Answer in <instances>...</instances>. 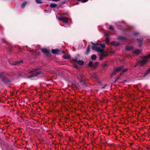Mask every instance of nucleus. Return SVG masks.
Returning a JSON list of instances; mask_svg holds the SVG:
<instances>
[{
	"instance_id": "nucleus-1",
	"label": "nucleus",
	"mask_w": 150,
	"mask_h": 150,
	"mask_svg": "<svg viewBox=\"0 0 150 150\" xmlns=\"http://www.w3.org/2000/svg\"><path fill=\"white\" fill-rule=\"evenodd\" d=\"M99 45L102 48H100L99 46H92V48L93 50H95L98 52L100 56V59L102 60L104 57H107L108 55V54L106 52L104 51L103 49L105 47V44H103Z\"/></svg>"
},
{
	"instance_id": "nucleus-2",
	"label": "nucleus",
	"mask_w": 150,
	"mask_h": 150,
	"mask_svg": "<svg viewBox=\"0 0 150 150\" xmlns=\"http://www.w3.org/2000/svg\"><path fill=\"white\" fill-rule=\"evenodd\" d=\"M30 73L32 74L30 75H28L26 76V77L33 79L32 78L37 76V75L41 73V71L40 70H36L35 69H30L27 72L24 73V76H26L28 74H29Z\"/></svg>"
},
{
	"instance_id": "nucleus-3",
	"label": "nucleus",
	"mask_w": 150,
	"mask_h": 150,
	"mask_svg": "<svg viewBox=\"0 0 150 150\" xmlns=\"http://www.w3.org/2000/svg\"><path fill=\"white\" fill-rule=\"evenodd\" d=\"M150 58V54L148 55L143 57L141 60L138 62V63L141 65L145 64L147 62L148 58Z\"/></svg>"
},
{
	"instance_id": "nucleus-4",
	"label": "nucleus",
	"mask_w": 150,
	"mask_h": 150,
	"mask_svg": "<svg viewBox=\"0 0 150 150\" xmlns=\"http://www.w3.org/2000/svg\"><path fill=\"white\" fill-rule=\"evenodd\" d=\"M127 70V69H124L123 66H120L117 68L114 69V72L115 71L118 72L119 71H122L123 72H126Z\"/></svg>"
},
{
	"instance_id": "nucleus-5",
	"label": "nucleus",
	"mask_w": 150,
	"mask_h": 150,
	"mask_svg": "<svg viewBox=\"0 0 150 150\" xmlns=\"http://www.w3.org/2000/svg\"><path fill=\"white\" fill-rule=\"evenodd\" d=\"M59 19L61 21L64 23H67L68 22V20L67 18L60 16L58 17Z\"/></svg>"
},
{
	"instance_id": "nucleus-6",
	"label": "nucleus",
	"mask_w": 150,
	"mask_h": 150,
	"mask_svg": "<svg viewBox=\"0 0 150 150\" xmlns=\"http://www.w3.org/2000/svg\"><path fill=\"white\" fill-rule=\"evenodd\" d=\"M52 53L54 54H59L61 52V51L57 49H52Z\"/></svg>"
},
{
	"instance_id": "nucleus-7",
	"label": "nucleus",
	"mask_w": 150,
	"mask_h": 150,
	"mask_svg": "<svg viewBox=\"0 0 150 150\" xmlns=\"http://www.w3.org/2000/svg\"><path fill=\"white\" fill-rule=\"evenodd\" d=\"M3 74L2 73L0 74V77H1V79L3 81L5 82H7L8 81V79L2 76Z\"/></svg>"
},
{
	"instance_id": "nucleus-8",
	"label": "nucleus",
	"mask_w": 150,
	"mask_h": 150,
	"mask_svg": "<svg viewBox=\"0 0 150 150\" xmlns=\"http://www.w3.org/2000/svg\"><path fill=\"white\" fill-rule=\"evenodd\" d=\"M41 50L42 52L46 54H49L50 52L49 51L46 49L42 48Z\"/></svg>"
},
{
	"instance_id": "nucleus-9",
	"label": "nucleus",
	"mask_w": 150,
	"mask_h": 150,
	"mask_svg": "<svg viewBox=\"0 0 150 150\" xmlns=\"http://www.w3.org/2000/svg\"><path fill=\"white\" fill-rule=\"evenodd\" d=\"M110 44L112 45H114L115 46H118L119 45V43L116 42L115 41H112L111 42Z\"/></svg>"
},
{
	"instance_id": "nucleus-10",
	"label": "nucleus",
	"mask_w": 150,
	"mask_h": 150,
	"mask_svg": "<svg viewBox=\"0 0 150 150\" xmlns=\"http://www.w3.org/2000/svg\"><path fill=\"white\" fill-rule=\"evenodd\" d=\"M23 61L22 60H21L20 61L18 62H13V63H10V64L11 65H17L18 64L20 63H21Z\"/></svg>"
},
{
	"instance_id": "nucleus-11",
	"label": "nucleus",
	"mask_w": 150,
	"mask_h": 150,
	"mask_svg": "<svg viewBox=\"0 0 150 150\" xmlns=\"http://www.w3.org/2000/svg\"><path fill=\"white\" fill-rule=\"evenodd\" d=\"M141 50L139 49L136 50L133 52V53L136 54H139Z\"/></svg>"
},
{
	"instance_id": "nucleus-12",
	"label": "nucleus",
	"mask_w": 150,
	"mask_h": 150,
	"mask_svg": "<svg viewBox=\"0 0 150 150\" xmlns=\"http://www.w3.org/2000/svg\"><path fill=\"white\" fill-rule=\"evenodd\" d=\"M132 49L133 47H132L129 46H127L125 48L126 50L128 51H130L132 50Z\"/></svg>"
},
{
	"instance_id": "nucleus-13",
	"label": "nucleus",
	"mask_w": 150,
	"mask_h": 150,
	"mask_svg": "<svg viewBox=\"0 0 150 150\" xmlns=\"http://www.w3.org/2000/svg\"><path fill=\"white\" fill-rule=\"evenodd\" d=\"M63 57L65 59H69V58H70V55H69L66 54V55H64L63 56Z\"/></svg>"
},
{
	"instance_id": "nucleus-14",
	"label": "nucleus",
	"mask_w": 150,
	"mask_h": 150,
	"mask_svg": "<svg viewBox=\"0 0 150 150\" xmlns=\"http://www.w3.org/2000/svg\"><path fill=\"white\" fill-rule=\"evenodd\" d=\"M27 1L23 3L21 5V7L22 8H24L25 6L27 4Z\"/></svg>"
},
{
	"instance_id": "nucleus-15",
	"label": "nucleus",
	"mask_w": 150,
	"mask_h": 150,
	"mask_svg": "<svg viewBox=\"0 0 150 150\" xmlns=\"http://www.w3.org/2000/svg\"><path fill=\"white\" fill-rule=\"evenodd\" d=\"M77 63L79 65H82L83 64L84 62L82 60H78L77 61Z\"/></svg>"
},
{
	"instance_id": "nucleus-16",
	"label": "nucleus",
	"mask_w": 150,
	"mask_h": 150,
	"mask_svg": "<svg viewBox=\"0 0 150 150\" xmlns=\"http://www.w3.org/2000/svg\"><path fill=\"white\" fill-rule=\"evenodd\" d=\"M150 72V67L149 68V69L143 75V77L145 76L146 75H147Z\"/></svg>"
},
{
	"instance_id": "nucleus-17",
	"label": "nucleus",
	"mask_w": 150,
	"mask_h": 150,
	"mask_svg": "<svg viewBox=\"0 0 150 150\" xmlns=\"http://www.w3.org/2000/svg\"><path fill=\"white\" fill-rule=\"evenodd\" d=\"M92 77L96 79L97 78V74L96 73H94L92 76Z\"/></svg>"
},
{
	"instance_id": "nucleus-18",
	"label": "nucleus",
	"mask_w": 150,
	"mask_h": 150,
	"mask_svg": "<svg viewBox=\"0 0 150 150\" xmlns=\"http://www.w3.org/2000/svg\"><path fill=\"white\" fill-rule=\"evenodd\" d=\"M96 58V56L95 54L93 55L91 57V59L92 60H95Z\"/></svg>"
},
{
	"instance_id": "nucleus-19",
	"label": "nucleus",
	"mask_w": 150,
	"mask_h": 150,
	"mask_svg": "<svg viewBox=\"0 0 150 150\" xmlns=\"http://www.w3.org/2000/svg\"><path fill=\"white\" fill-rule=\"evenodd\" d=\"M57 6V5L55 4H51L50 5V7L52 8H55Z\"/></svg>"
},
{
	"instance_id": "nucleus-20",
	"label": "nucleus",
	"mask_w": 150,
	"mask_h": 150,
	"mask_svg": "<svg viewBox=\"0 0 150 150\" xmlns=\"http://www.w3.org/2000/svg\"><path fill=\"white\" fill-rule=\"evenodd\" d=\"M98 64V62H95L94 63H93V67L96 68V67Z\"/></svg>"
},
{
	"instance_id": "nucleus-21",
	"label": "nucleus",
	"mask_w": 150,
	"mask_h": 150,
	"mask_svg": "<svg viewBox=\"0 0 150 150\" xmlns=\"http://www.w3.org/2000/svg\"><path fill=\"white\" fill-rule=\"evenodd\" d=\"M109 40L108 38H107L105 40V42L107 44H108L109 42Z\"/></svg>"
},
{
	"instance_id": "nucleus-22",
	"label": "nucleus",
	"mask_w": 150,
	"mask_h": 150,
	"mask_svg": "<svg viewBox=\"0 0 150 150\" xmlns=\"http://www.w3.org/2000/svg\"><path fill=\"white\" fill-rule=\"evenodd\" d=\"M117 39L118 40H125V38L121 37H118Z\"/></svg>"
},
{
	"instance_id": "nucleus-23",
	"label": "nucleus",
	"mask_w": 150,
	"mask_h": 150,
	"mask_svg": "<svg viewBox=\"0 0 150 150\" xmlns=\"http://www.w3.org/2000/svg\"><path fill=\"white\" fill-rule=\"evenodd\" d=\"M90 51V46L88 45L87 47L86 51V53L87 54Z\"/></svg>"
},
{
	"instance_id": "nucleus-24",
	"label": "nucleus",
	"mask_w": 150,
	"mask_h": 150,
	"mask_svg": "<svg viewBox=\"0 0 150 150\" xmlns=\"http://www.w3.org/2000/svg\"><path fill=\"white\" fill-rule=\"evenodd\" d=\"M36 2L38 4H41L42 3V1L41 0H36Z\"/></svg>"
},
{
	"instance_id": "nucleus-25",
	"label": "nucleus",
	"mask_w": 150,
	"mask_h": 150,
	"mask_svg": "<svg viewBox=\"0 0 150 150\" xmlns=\"http://www.w3.org/2000/svg\"><path fill=\"white\" fill-rule=\"evenodd\" d=\"M89 66L90 67H93V63L92 62H89Z\"/></svg>"
},
{
	"instance_id": "nucleus-26",
	"label": "nucleus",
	"mask_w": 150,
	"mask_h": 150,
	"mask_svg": "<svg viewBox=\"0 0 150 150\" xmlns=\"http://www.w3.org/2000/svg\"><path fill=\"white\" fill-rule=\"evenodd\" d=\"M88 0H78V1H81L83 3H84L87 1Z\"/></svg>"
},
{
	"instance_id": "nucleus-27",
	"label": "nucleus",
	"mask_w": 150,
	"mask_h": 150,
	"mask_svg": "<svg viewBox=\"0 0 150 150\" xmlns=\"http://www.w3.org/2000/svg\"><path fill=\"white\" fill-rule=\"evenodd\" d=\"M137 40L138 42H141L143 41V39H138Z\"/></svg>"
},
{
	"instance_id": "nucleus-28",
	"label": "nucleus",
	"mask_w": 150,
	"mask_h": 150,
	"mask_svg": "<svg viewBox=\"0 0 150 150\" xmlns=\"http://www.w3.org/2000/svg\"><path fill=\"white\" fill-rule=\"evenodd\" d=\"M109 29H113V26H112V25H110L109 26Z\"/></svg>"
},
{
	"instance_id": "nucleus-29",
	"label": "nucleus",
	"mask_w": 150,
	"mask_h": 150,
	"mask_svg": "<svg viewBox=\"0 0 150 150\" xmlns=\"http://www.w3.org/2000/svg\"><path fill=\"white\" fill-rule=\"evenodd\" d=\"M114 72V70L112 73V75H112L115 74L117 72H116V71H115Z\"/></svg>"
},
{
	"instance_id": "nucleus-30",
	"label": "nucleus",
	"mask_w": 150,
	"mask_h": 150,
	"mask_svg": "<svg viewBox=\"0 0 150 150\" xmlns=\"http://www.w3.org/2000/svg\"><path fill=\"white\" fill-rule=\"evenodd\" d=\"M106 86H107L106 85H105L104 86H103V87H102L101 88L102 89L104 88H105L106 87Z\"/></svg>"
},
{
	"instance_id": "nucleus-31",
	"label": "nucleus",
	"mask_w": 150,
	"mask_h": 150,
	"mask_svg": "<svg viewBox=\"0 0 150 150\" xmlns=\"http://www.w3.org/2000/svg\"><path fill=\"white\" fill-rule=\"evenodd\" d=\"M52 1H59V0H52Z\"/></svg>"
},
{
	"instance_id": "nucleus-32",
	"label": "nucleus",
	"mask_w": 150,
	"mask_h": 150,
	"mask_svg": "<svg viewBox=\"0 0 150 150\" xmlns=\"http://www.w3.org/2000/svg\"><path fill=\"white\" fill-rule=\"evenodd\" d=\"M91 42V43L92 45H96L94 43H93L92 42Z\"/></svg>"
},
{
	"instance_id": "nucleus-33",
	"label": "nucleus",
	"mask_w": 150,
	"mask_h": 150,
	"mask_svg": "<svg viewBox=\"0 0 150 150\" xmlns=\"http://www.w3.org/2000/svg\"><path fill=\"white\" fill-rule=\"evenodd\" d=\"M142 44H140L139 45H138L139 47H140L142 46Z\"/></svg>"
},
{
	"instance_id": "nucleus-34",
	"label": "nucleus",
	"mask_w": 150,
	"mask_h": 150,
	"mask_svg": "<svg viewBox=\"0 0 150 150\" xmlns=\"http://www.w3.org/2000/svg\"><path fill=\"white\" fill-rule=\"evenodd\" d=\"M138 34V33H136L135 34V35H137V34Z\"/></svg>"
},
{
	"instance_id": "nucleus-35",
	"label": "nucleus",
	"mask_w": 150,
	"mask_h": 150,
	"mask_svg": "<svg viewBox=\"0 0 150 150\" xmlns=\"http://www.w3.org/2000/svg\"><path fill=\"white\" fill-rule=\"evenodd\" d=\"M82 78V75H81V79ZM79 79H80V78H79Z\"/></svg>"
},
{
	"instance_id": "nucleus-36",
	"label": "nucleus",
	"mask_w": 150,
	"mask_h": 150,
	"mask_svg": "<svg viewBox=\"0 0 150 150\" xmlns=\"http://www.w3.org/2000/svg\"><path fill=\"white\" fill-rule=\"evenodd\" d=\"M125 81H125H125H124V82H125Z\"/></svg>"
},
{
	"instance_id": "nucleus-37",
	"label": "nucleus",
	"mask_w": 150,
	"mask_h": 150,
	"mask_svg": "<svg viewBox=\"0 0 150 150\" xmlns=\"http://www.w3.org/2000/svg\"><path fill=\"white\" fill-rule=\"evenodd\" d=\"M143 77H142L141 79H143Z\"/></svg>"
}]
</instances>
